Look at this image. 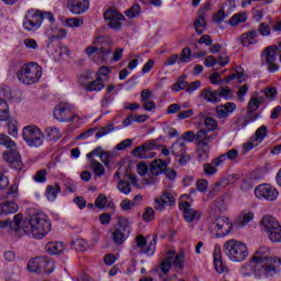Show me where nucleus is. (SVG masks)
<instances>
[{
	"label": "nucleus",
	"mask_w": 281,
	"mask_h": 281,
	"mask_svg": "<svg viewBox=\"0 0 281 281\" xmlns=\"http://www.w3.org/2000/svg\"><path fill=\"white\" fill-rule=\"evenodd\" d=\"M269 248L262 246L252 256V261L256 262L258 267V270L256 271L257 280L262 278L271 280L281 271V258L269 257Z\"/></svg>",
	"instance_id": "f257e3e1"
},
{
	"label": "nucleus",
	"mask_w": 281,
	"mask_h": 281,
	"mask_svg": "<svg viewBox=\"0 0 281 281\" xmlns=\"http://www.w3.org/2000/svg\"><path fill=\"white\" fill-rule=\"evenodd\" d=\"M22 231L26 236L43 240L52 232V222L45 213H35L26 218L22 217Z\"/></svg>",
	"instance_id": "f03ea898"
},
{
	"label": "nucleus",
	"mask_w": 281,
	"mask_h": 281,
	"mask_svg": "<svg viewBox=\"0 0 281 281\" xmlns=\"http://www.w3.org/2000/svg\"><path fill=\"white\" fill-rule=\"evenodd\" d=\"M45 20L49 21V23L56 22L54 13L49 11L43 12L38 9H29L23 19V30L25 32H36L41 29Z\"/></svg>",
	"instance_id": "7ed1b4c3"
},
{
	"label": "nucleus",
	"mask_w": 281,
	"mask_h": 281,
	"mask_svg": "<svg viewBox=\"0 0 281 281\" xmlns=\"http://www.w3.org/2000/svg\"><path fill=\"white\" fill-rule=\"evenodd\" d=\"M164 142V136H159L155 139H149L145 142L143 145L135 147L133 149L134 157H138V159H153L157 154L153 150H158V148H162L161 153L165 157L170 155V149L165 145H160Z\"/></svg>",
	"instance_id": "20e7f679"
},
{
	"label": "nucleus",
	"mask_w": 281,
	"mask_h": 281,
	"mask_svg": "<svg viewBox=\"0 0 281 281\" xmlns=\"http://www.w3.org/2000/svg\"><path fill=\"white\" fill-rule=\"evenodd\" d=\"M223 251L232 262H245V260H247V256H249V248L247 247V244L236 239L225 241Z\"/></svg>",
	"instance_id": "39448f33"
},
{
	"label": "nucleus",
	"mask_w": 281,
	"mask_h": 281,
	"mask_svg": "<svg viewBox=\"0 0 281 281\" xmlns=\"http://www.w3.org/2000/svg\"><path fill=\"white\" fill-rule=\"evenodd\" d=\"M22 85H36L43 76V68L36 63L23 65L16 72Z\"/></svg>",
	"instance_id": "423d86ee"
},
{
	"label": "nucleus",
	"mask_w": 281,
	"mask_h": 281,
	"mask_svg": "<svg viewBox=\"0 0 281 281\" xmlns=\"http://www.w3.org/2000/svg\"><path fill=\"white\" fill-rule=\"evenodd\" d=\"M53 115L57 122L78 124L82 120L78 114L74 113V105L71 103H59L55 106Z\"/></svg>",
	"instance_id": "0eeeda50"
},
{
	"label": "nucleus",
	"mask_w": 281,
	"mask_h": 281,
	"mask_svg": "<svg viewBox=\"0 0 281 281\" xmlns=\"http://www.w3.org/2000/svg\"><path fill=\"white\" fill-rule=\"evenodd\" d=\"M260 225L261 229L267 233L271 243H281V226L276 217L272 215H263Z\"/></svg>",
	"instance_id": "6e6552de"
},
{
	"label": "nucleus",
	"mask_w": 281,
	"mask_h": 281,
	"mask_svg": "<svg viewBox=\"0 0 281 281\" xmlns=\"http://www.w3.org/2000/svg\"><path fill=\"white\" fill-rule=\"evenodd\" d=\"M22 137L31 148H38L45 139L43 132L36 125H27L23 127Z\"/></svg>",
	"instance_id": "1a4fd4ad"
},
{
	"label": "nucleus",
	"mask_w": 281,
	"mask_h": 281,
	"mask_svg": "<svg viewBox=\"0 0 281 281\" xmlns=\"http://www.w3.org/2000/svg\"><path fill=\"white\" fill-rule=\"evenodd\" d=\"M128 236H131V223L122 217L119 220V225L112 229V240L117 246L124 245Z\"/></svg>",
	"instance_id": "9d476101"
},
{
	"label": "nucleus",
	"mask_w": 281,
	"mask_h": 281,
	"mask_svg": "<svg viewBox=\"0 0 281 281\" xmlns=\"http://www.w3.org/2000/svg\"><path fill=\"white\" fill-rule=\"evenodd\" d=\"M93 45H98L97 54L102 63H106L109 60V56L113 54V42L111 41L110 36L106 35H99L94 38Z\"/></svg>",
	"instance_id": "9b49d317"
},
{
	"label": "nucleus",
	"mask_w": 281,
	"mask_h": 281,
	"mask_svg": "<svg viewBox=\"0 0 281 281\" xmlns=\"http://www.w3.org/2000/svg\"><path fill=\"white\" fill-rule=\"evenodd\" d=\"M212 232H216L215 236L217 238H224L227 236L232 229H234V225L229 217L222 216L214 220V222L210 225Z\"/></svg>",
	"instance_id": "f8f14e48"
},
{
	"label": "nucleus",
	"mask_w": 281,
	"mask_h": 281,
	"mask_svg": "<svg viewBox=\"0 0 281 281\" xmlns=\"http://www.w3.org/2000/svg\"><path fill=\"white\" fill-rule=\"evenodd\" d=\"M280 193L270 184L263 183L255 188V196L259 201H276Z\"/></svg>",
	"instance_id": "ddd939ff"
},
{
	"label": "nucleus",
	"mask_w": 281,
	"mask_h": 281,
	"mask_svg": "<svg viewBox=\"0 0 281 281\" xmlns=\"http://www.w3.org/2000/svg\"><path fill=\"white\" fill-rule=\"evenodd\" d=\"M278 49L277 45H270L263 50L266 64L268 65V71L270 74H276V71L280 70V65L276 63L278 58Z\"/></svg>",
	"instance_id": "4468645a"
},
{
	"label": "nucleus",
	"mask_w": 281,
	"mask_h": 281,
	"mask_svg": "<svg viewBox=\"0 0 281 281\" xmlns=\"http://www.w3.org/2000/svg\"><path fill=\"white\" fill-rule=\"evenodd\" d=\"M2 157L11 168H14V170H23V160L21 159V154L18 153L16 147H11L3 151Z\"/></svg>",
	"instance_id": "2eb2a0df"
},
{
	"label": "nucleus",
	"mask_w": 281,
	"mask_h": 281,
	"mask_svg": "<svg viewBox=\"0 0 281 281\" xmlns=\"http://www.w3.org/2000/svg\"><path fill=\"white\" fill-rule=\"evenodd\" d=\"M91 78V75L85 74L81 75L79 78V81L81 85H83L85 91H102L104 89V80H102V77H97L95 80L89 81Z\"/></svg>",
	"instance_id": "dca6fc26"
},
{
	"label": "nucleus",
	"mask_w": 281,
	"mask_h": 281,
	"mask_svg": "<svg viewBox=\"0 0 281 281\" xmlns=\"http://www.w3.org/2000/svg\"><path fill=\"white\" fill-rule=\"evenodd\" d=\"M49 259L45 257H35L27 262L26 269L31 273H47Z\"/></svg>",
	"instance_id": "f3484780"
},
{
	"label": "nucleus",
	"mask_w": 281,
	"mask_h": 281,
	"mask_svg": "<svg viewBox=\"0 0 281 281\" xmlns=\"http://www.w3.org/2000/svg\"><path fill=\"white\" fill-rule=\"evenodd\" d=\"M148 241L144 235H138L136 237V247L140 248L142 254H145L146 256H155L157 249V235L154 236L153 240L146 247Z\"/></svg>",
	"instance_id": "a211bd4d"
},
{
	"label": "nucleus",
	"mask_w": 281,
	"mask_h": 281,
	"mask_svg": "<svg viewBox=\"0 0 281 281\" xmlns=\"http://www.w3.org/2000/svg\"><path fill=\"white\" fill-rule=\"evenodd\" d=\"M105 21H108L109 27L112 30H120L122 27V22L124 21V15H122L117 10L115 9H109L103 14Z\"/></svg>",
	"instance_id": "6ab92c4d"
},
{
	"label": "nucleus",
	"mask_w": 281,
	"mask_h": 281,
	"mask_svg": "<svg viewBox=\"0 0 281 281\" xmlns=\"http://www.w3.org/2000/svg\"><path fill=\"white\" fill-rule=\"evenodd\" d=\"M180 210H182L183 217L187 223H194L201 218V212L194 210L192 204L189 202H181Z\"/></svg>",
	"instance_id": "aec40b11"
},
{
	"label": "nucleus",
	"mask_w": 281,
	"mask_h": 281,
	"mask_svg": "<svg viewBox=\"0 0 281 281\" xmlns=\"http://www.w3.org/2000/svg\"><path fill=\"white\" fill-rule=\"evenodd\" d=\"M67 8L72 14H85L89 10V0H68Z\"/></svg>",
	"instance_id": "412c9836"
},
{
	"label": "nucleus",
	"mask_w": 281,
	"mask_h": 281,
	"mask_svg": "<svg viewBox=\"0 0 281 281\" xmlns=\"http://www.w3.org/2000/svg\"><path fill=\"white\" fill-rule=\"evenodd\" d=\"M166 205H175V196L171 192L165 191L160 198L155 199V210L158 212H164Z\"/></svg>",
	"instance_id": "4be33fe9"
},
{
	"label": "nucleus",
	"mask_w": 281,
	"mask_h": 281,
	"mask_svg": "<svg viewBox=\"0 0 281 281\" xmlns=\"http://www.w3.org/2000/svg\"><path fill=\"white\" fill-rule=\"evenodd\" d=\"M258 31L251 30L241 34L237 41L243 45V47H250V45H256L258 43Z\"/></svg>",
	"instance_id": "5701e85b"
},
{
	"label": "nucleus",
	"mask_w": 281,
	"mask_h": 281,
	"mask_svg": "<svg viewBox=\"0 0 281 281\" xmlns=\"http://www.w3.org/2000/svg\"><path fill=\"white\" fill-rule=\"evenodd\" d=\"M23 214L19 213L14 215L13 221L9 220L0 222V229H5V227H10L12 232H19L22 229Z\"/></svg>",
	"instance_id": "b1692460"
},
{
	"label": "nucleus",
	"mask_w": 281,
	"mask_h": 281,
	"mask_svg": "<svg viewBox=\"0 0 281 281\" xmlns=\"http://www.w3.org/2000/svg\"><path fill=\"white\" fill-rule=\"evenodd\" d=\"M236 111V103L227 102L224 105H217L215 112L220 120H225V117H229V113H234Z\"/></svg>",
	"instance_id": "393cba45"
},
{
	"label": "nucleus",
	"mask_w": 281,
	"mask_h": 281,
	"mask_svg": "<svg viewBox=\"0 0 281 281\" xmlns=\"http://www.w3.org/2000/svg\"><path fill=\"white\" fill-rule=\"evenodd\" d=\"M213 262L215 270L218 273H225L227 267L225 266V263H223V254L221 252V247H215L213 252Z\"/></svg>",
	"instance_id": "a878e982"
},
{
	"label": "nucleus",
	"mask_w": 281,
	"mask_h": 281,
	"mask_svg": "<svg viewBox=\"0 0 281 281\" xmlns=\"http://www.w3.org/2000/svg\"><path fill=\"white\" fill-rule=\"evenodd\" d=\"M210 10V3H206L199 13V18L194 22V27L196 34H203V30L201 27H205V15H203L204 12H207Z\"/></svg>",
	"instance_id": "bb28decb"
},
{
	"label": "nucleus",
	"mask_w": 281,
	"mask_h": 281,
	"mask_svg": "<svg viewBox=\"0 0 281 281\" xmlns=\"http://www.w3.org/2000/svg\"><path fill=\"white\" fill-rule=\"evenodd\" d=\"M211 142H212V137L207 134V131L200 130L195 134V144L198 145V148H203V146L207 147L210 146Z\"/></svg>",
	"instance_id": "cd10ccee"
},
{
	"label": "nucleus",
	"mask_w": 281,
	"mask_h": 281,
	"mask_svg": "<svg viewBox=\"0 0 281 281\" xmlns=\"http://www.w3.org/2000/svg\"><path fill=\"white\" fill-rule=\"evenodd\" d=\"M201 98L205 100V102H211V104H217V102H221V99H218V90H212V88H206L202 90Z\"/></svg>",
	"instance_id": "c85d7f7f"
},
{
	"label": "nucleus",
	"mask_w": 281,
	"mask_h": 281,
	"mask_svg": "<svg viewBox=\"0 0 281 281\" xmlns=\"http://www.w3.org/2000/svg\"><path fill=\"white\" fill-rule=\"evenodd\" d=\"M256 271H258V263L254 262V259L249 261L248 263H245L240 267L239 272L244 278H248L249 276H255L256 278Z\"/></svg>",
	"instance_id": "c756f323"
},
{
	"label": "nucleus",
	"mask_w": 281,
	"mask_h": 281,
	"mask_svg": "<svg viewBox=\"0 0 281 281\" xmlns=\"http://www.w3.org/2000/svg\"><path fill=\"white\" fill-rule=\"evenodd\" d=\"M166 168H168V165H166V161L162 159L154 160L149 166V172H151V175L155 177H158V175L166 172Z\"/></svg>",
	"instance_id": "7c9ffc66"
},
{
	"label": "nucleus",
	"mask_w": 281,
	"mask_h": 281,
	"mask_svg": "<svg viewBox=\"0 0 281 281\" xmlns=\"http://www.w3.org/2000/svg\"><path fill=\"white\" fill-rule=\"evenodd\" d=\"M16 212H19V205L14 201L0 203V216H3V214H16Z\"/></svg>",
	"instance_id": "2f4dec72"
},
{
	"label": "nucleus",
	"mask_w": 281,
	"mask_h": 281,
	"mask_svg": "<svg viewBox=\"0 0 281 281\" xmlns=\"http://www.w3.org/2000/svg\"><path fill=\"white\" fill-rule=\"evenodd\" d=\"M186 142L181 138L176 140L171 146V153L175 157H183L186 155Z\"/></svg>",
	"instance_id": "473e14b6"
},
{
	"label": "nucleus",
	"mask_w": 281,
	"mask_h": 281,
	"mask_svg": "<svg viewBox=\"0 0 281 281\" xmlns=\"http://www.w3.org/2000/svg\"><path fill=\"white\" fill-rule=\"evenodd\" d=\"M64 250H65V245L58 241H50L45 246V251H47V254H50L53 256H58V254H61V251Z\"/></svg>",
	"instance_id": "72a5a7b5"
},
{
	"label": "nucleus",
	"mask_w": 281,
	"mask_h": 281,
	"mask_svg": "<svg viewBox=\"0 0 281 281\" xmlns=\"http://www.w3.org/2000/svg\"><path fill=\"white\" fill-rule=\"evenodd\" d=\"M173 258H175V251L169 250L167 252V257L160 263V269H161L162 273H168V271H170V269H172V259Z\"/></svg>",
	"instance_id": "f704fd0d"
},
{
	"label": "nucleus",
	"mask_w": 281,
	"mask_h": 281,
	"mask_svg": "<svg viewBox=\"0 0 281 281\" xmlns=\"http://www.w3.org/2000/svg\"><path fill=\"white\" fill-rule=\"evenodd\" d=\"M45 135L49 142H56L60 139V130L55 126H49L45 128Z\"/></svg>",
	"instance_id": "c9c22d12"
},
{
	"label": "nucleus",
	"mask_w": 281,
	"mask_h": 281,
	"mask_svg": "<svg viewBox=\"0 0 281 281\" xmlns=\"http://www.w3.org/2000/svg\"><path fill=\"white\" fill-rule=\"evenodd\" d=\"M89 164H90V168L93 169L95 177H102V175H104V172H106L104 165L101 164L100 161H98L95 159H91V161Z\"/></svg>",
	"instance_id": "e433bc0d"
},
{
	"label": "nucleus",
	"mask_w": 281,
	"mask_h": 281,
	"mask_svg": "<svg viewBox=\"0 0 281 281\" xmlns=\"http://www.w3.org/2000/svg\"><path fill=\"white\" fill-rule=\"evenodd\" d=\"M7 120H10L8 102H5L3 99H0V122H7Z\"/></svg>",
	"instance_id": "4c0bfd02"
},
{
	"label": "nucleus",
	"mask_w": 281,
	"mask_h": 281,
	"mask_svg": "<svg viewBox=\"0 0 281 281\" xmlns=\"http://www.w3.org/2000/svg\"><path fill=\"white\" fill-rule=\"evenodd\" d=\"M58 194H60V186L55 184V186H48L46 188V199L49 201H54Z\"/></svg>",
	"instance_id": "58836bf2"
},
{
	"label": "nucleus",
	"mask_w": 281,
	"mask_h": 281,
	"mask_svg": "<svg viewBox=\"0 0 281 281\" xmlns=\"http://www.w3.org/2000/svg\"><path fill=\"white\" fill-rule=\"evenodd\" d=\"M268 131L266 125H261L259 128H257L256 133H255V137H254V142H256V144H262V142L265 140V137H267L268 135Z\"/></svg>",
	"instance_id": "ea45409f"
},
{
	"label": "nucleus",
	"mask_w": 281,
	"mask_h": 281,
	"mask_svg": "<svg viewBox=\"0 0 281 281\" xmlns=\"http://www.w3.org/2000/svg\"><path fill=\"white\" fill-rule=\"evenodd\" d=\"M245 21H247V13L244 12L234 14L228 23L234 27L240 23H245Z\"/></svg>",
	"instance_id": "a19ab883"
},
{
	"label": "nucleus",
	"mask_w": 281,
	"mask_h": 281,
	"mask_svg": "<svg viewBox=\"0 0 281 281\" xmlns=\"http://www.w3.org/2000/svg\"><path fill=\"white\" fill-rule=\"evenodd\" d=\"M254 221V213L248 212L245 213L243 216H239L237 220L238 227H246V225H249Z\"/></svg>",
	"instance_id": "79ce46f5"
},
{
	"label": "nucleus",
	"mask_w": 281,
	"mask_h": 281,
	"mask_svg": "<svg viewBox=\"0 0 281 281\" xmlns=\"http://www.w3.org/2000/svg\"><path fill=\"white\" fill-rule=\"evenodd\" d=\"M0 146H4L10 150V148H16V143L5 134H0Z\"/></svg>",
	"instance_id": "37998d69"
},
{
	"label": "nucleus",
	"mask_w": 281,
	"mask_h": 281,
	"mask_svg": "<svg viewBox=\"0 0 281 281\" xmlns=\"http://www.w3.org/2000/svg\"><path fill=\"white\" fill-rule=\"evenodd\" d=\"M260 104H262V98H251L248 102V111L249 113H255L260 109Z\"/></svg>",
	"instance_id": "c03bdc74"
},
{
	"label": "nucleus",
	"mask_w": 281,
	"mask_h": 281,
	"mask_svg": "<svg viewBox=\"0 0 281 281\" xmlns=\"http://www.w3.org/2000/svg\"><path fill=\"white\" fill-rule=\"evenodd\" d=\"M192 58V50L190 47H184L182 49V53L180 54L178 65H181V63H190Z\"/></svg>",
	"instance_id": "a18cd8bd"
},
{
	"label": "nucleus",
	"mask_w": 281,
	"mask_h": 281,
	"mask_svg": "<svg viewBox=\"0 0 281 281\" xmlns=\"http://www.w3.org/2000/svg\"><path fill=\"white\" fill-rule=\"evenodd\" d=\"M71 245L76 251H87V247H89V244L85 239H76L71 241Z\"/></svg>",
	"instance_id": "49530a36"
},
{
	"label": "nucleus",
	"mask_w": 281,
	"mask_h": 281,
	"mask_svg": "<svg viewBox=\"0 0 281 281\" xmlns=\"http://www.w3.org/2000/svg\"><path fill=\"white\" fill-rule=\"evenodd\" d=\"M139 12H142V7L136 3L125 12V15L128 19H135V16H139Z\"/></svg>",
	"instance_id": "de8ad7c7"
},
{
	"label": "nucleus",
	"mask_w": 281,
	"mask_h": 281,
	"mask_svg": "<svg viewBox=\"0 0 281 281\" xmlns=\"http://www.w3.org/2000/svg\"><path fill=\"white\" fill-rule=\"evenodd\" d=\"M117 190L121 191L122 194H131V183H128V181L125 180H120L117 183Z\"/></svg>",
	"instance_id": "09e8293b"
},
{
	"label": "nucleus",
	"mask_w": 281,
	"mask_h": 281,
	"mask_svg": "<svg viewBox=\"0 0 281 281\" xmlns=\"http://www.w3.org/2000/svg\"><path fill=\"white\" fill-rule=\"evenodd\" d=\"M33 179L36 183H45L47 181V169L38 170Z\"/></svg>",
	"instance_id": "8fccbe9b"
},
{
	"label": "nucleus",
	"mask_w": 281,
	"mask_h": 281,
	"mask_svg": "<svg viewBox=\"0 0 281 281\" xmlns=\"http://www.w3.org/2000/svg\"><path fill=\"white\" fill-rule=\"evenodd\" d=\"M217 92H218V100H221V98H224V100H232L233 98L232 89H229V87L220 88Z\"/></svg>",
	"instance_id": "3c124183"
},
{
	"label": "nucleus",
	"mask_w": 281,
	"mask_h": 281,
	"mask_svg": "<svg viewBox=\"0 0 281 281\" xmlns=\"http://www.w3.org/2000/svg\"><path fill=\"white\" fill-rule=\"evenodd\" d=\"M66 25H68V27H82V25H85V20L80 18H70L66 20Z\"/></svg>",
	"instance_id": "603ef678"
},
{
	"label": "nucleus",
	"mask_w": 281,
	"mask_h": 281,
	"mask_svg": "<svg viewBox=\"0 0 281 281\" xmlns=\"http://www.w3.org/2000/svg\"><path fill=\"white\" fill-rule=\"evenodd\" d=\"M258 33L261 34V36H271V26L265 22H261L257 30V34Z\"/></svg>",
	"instance_id": "864d4df0"
},
{
	"label": "nucleus",
	"mask_w": 281,
	"mask_h": 281,
	"mask_svg": "<svg viewBox=\"0 0 281 281\" xmlns=\"http://www.w3.org/2000/svg\"><path fill=\"white\" fill-rule=\"evenodd\" d=\"M210 150V145L198 147V158L200 161H205L210 155L207 154Z\"/></svg>",
	"instance_id": "5fc2aeb1"
},
{
	"label": "nucleus",
	"mask_w": 281,
	"mask_h": 281,
	"mask_svg": "<svg viewBox=\"0 0 281 281\" xmlns=\"http://www.w3.org/2000/svg\"><path fill=\"white\" fill-rule=\"evenodd\" d=\"M204 126L207 131H216V128H218V122H216L214 117L209 116L204 119Z\"/></svg>",
	"instance_id": "6e6d98bb"
},
{
	"label": "nucleus",
	"mask_w": 281,
	"mask_h": 281,
	"mask_svg": "<svg viewBox=\"0 0 281 281\" xmlns=\"http://www.w3.org/2000/svg\"><path fill=\"white\" fill-rule=\"evenodd\" d=\"M113 131H115V126L113 124H109L105 127H101L97 132V138L100 139V137H104V135H109V133H113Z\"/></svg>",
	"instance_id": "4d7b16f0"
},
{
	"label": "nucleus",
	"mask_w": 281,
	"mask_h": 281,
	"mask_svg": "<svg viewBox=\"0 0 281 281\" xmlns=\"http://www.w3.org/2000/svg\"><path fill=\"white\" fill-rule=\"evenodd\" d=\"M106 203H109V200L106 199V195L104 193L99 194L97 198L94 205L95 207H99L100 210H103V207H106Z\"/></svg>",
	"instance_id": "13d9d810"
},
{
	"label": "nucleus",
	"mask_w": 281,
	"mask_h": 281,
	"mask_svg": "<svg viewBox=\"0 0 281 281\" xmlns=\"http://www.w3.org/2000/svg\"><path fill=\"white\" fill-rule=\"evenodd\" d=\"M8 133L11 137H16L19 135V126L16 125V121H10L8 123Z\"/></svg>",
	"instance_id": "bf43d9fd"
},
{
	"label": "nucleus",
	"mask_w": 281,
	"mask_h": 281,
	"mask_svg": "<svg viewBox=\"0 0 281 281\" xmlns=\"http://www.w3.org/2000/svg\"><path fill=\"white\" fill-rule=\"evenodd\" d=\"M115 157V154L113 151H104L101 154V161L104 164V166L109 167V164H111V160Z\"/></svg>",
	"instance_id": "052dcab7"
},
{
	"label": "nucleus",
	"mask_w": 281,
	"mask_h": 281,
	"mask_svg": "<svg viewBox=\"0 0 281 281\" xmlns=\"http://www.w3.org/2000/svg\"><path fill=\"white\" fill-rule=\"evenodd\" d=\"M103 153H104V149H102V147H97L92 151L87 154V159L89 160V162L91 161V159H95L93 157H100V159H102Z\"/></svg>",
	"instance_id": "680f3d73"
},
{
	"label": "nucleus",
	"mask_w": 281,
	"mask_h": 281,
	"mask_svg": "<svg viewBox=\"0 0 281 281\" xmlns=\"http://www.w3.org/2000/svg\"><path fill=\"white\" fill-rule=\"evenodd\" d=\"M143 218L146 223H149V221H153V218H155V210H153V207L150 206L146 207L143 214Z\"/></svg>",
	"instance_id": "e2e57ef3"
},
{
	"label": "nucleus",
	"mask_w": 281,
	"mask_h": 281,
	"mask_svg": "<svg viewBox=\"0 0 281 281\" xmlns=\"http://www.w3.org/2000/svg\"><path fill=\"white\" fill-rule=\"evenodd\" d=\"M19 192V186L12 184L4 195V199H16Z\"/></svg>",
	"instance_id": "0e129e2a"
},
{
	"label": "nucleus",
	"mask_w": 281,
	"mask_h": 281,
	"mask_svg": "<svg viewBox=\"0 0 281 281\" xmlns=\"http://www.w3.org/2000/svg\"><path fill=\"white\" fill-rule=\"evenodd\" d=\"M172 91H175L176 93L179 92V91H183V89H186V91H188V81H183V80H180L178 82H176L173 86H172Z\"/></svg>",
	"instance_id": "69168bd1"
},
{
	"label": "nucleus",
	"mask_w": 281,
	"mask_h": 281,
	"mask_svg": "<svg viewBox=\"0 0 281 281\" xmlns=\"http://www.w3.org/2000/svg\"><path fill=\"white\" fill-rule=\"evenodd\" d=\"M203 168H204V172L206 175H209L210 177H212V175H216V172H218V169H216V167L211 164H204Z\"/></svg>",
	"instance_id": "338daca9"
},
{
	"label": "nucleus",
	"mask_w": 281,
	"mask_h": 281,
	"mask_svg": "<svg viewBox=\"0 0 281 281\" xmlns=\"http://www.w3.org/2000/svg\"><path fill=\"white\" fill-rule=\"evenodd\" d=\"M196 134H194L192 131H188L184 134H182V138L184 142H195Z\"/></svg>",
	"instance_id": "774afa93"
}]
</instances>
